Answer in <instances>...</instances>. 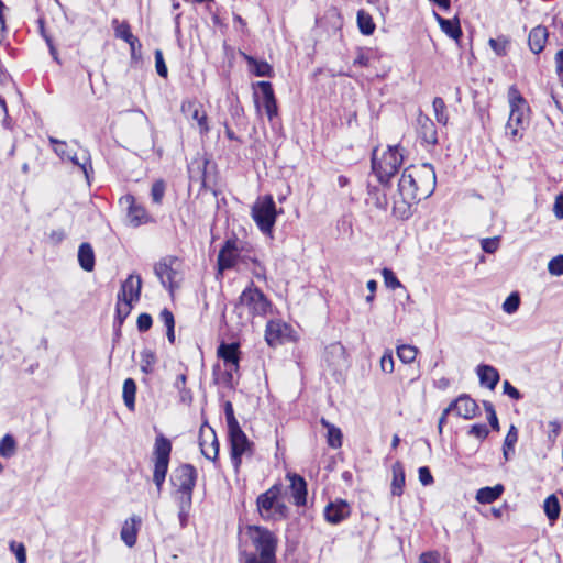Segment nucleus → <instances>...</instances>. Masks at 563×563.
I'll return each instance as SVG.
<instances>
[{
	"label": "nucleus",
	"mask_w": 563,
	"mask_h": 563,
	"mask_svg": "<svg viewBox=\"0 0 563 563\" xmlns=\"http://www.w3.org/2000/svg\"><path fill=\"white\" fill-rule=\"evenodd\" d=\"M553 212L558 219H563V195H558L553 206Z\"/></svg>",
	"instance_id": "nucleus-64"
},
{
	"label": "nucleus",
	"mask_w": 563,
	"mask_h": 563,
	"mask_svg": "<svg viewBox=\"0 0 563 563\" xmlns=\"http://www.w3.org/2000/svg\"><path fill=\"white\" fill-rule=\"evenodd\" d=\"M249 74L258 77L272 78L274 76V70L273 67L267 62L258 60L254 57L249 56Z\"/></svg>",
	"instance_id": "nucleus-30"
},
{
	"label": "nucleus",
	"mask_w": 563,
	"mask_h": 563,
	"mask_svg": "<svg viewBox=\"0 0 563 563\" xmlns=\"http://www.w3.org/2000/svg\"><path fill=\"white\" fill-rule=\"evenodd\" d=\"M357 25L362 34L371 35L375 31V23L372 16L364 10L357 12Z\"/></svg>",
	"instance_id": "nucleus-36"
},
{
	"label": "nucleus",
	"mask_w": 563,
	"mask_h": 563,
	"mask_svg": "<svg viewBox=\"0 0 563 563\" xmlns=\"http://www.w3.org/2000/svg\"><path fill=\"white\" fill-rule=\"evenodd\" d=\"M165 183L162 179L156 180L151 188V197L154 203L161 205L165 195Z\"/></svg>",
	"instance_id": "nucleus-43"
},
{
	"label": "nucleus",
	"mask_w": 563,
	"mask_h": 563,
	"mask_svg": "<svg viewBox=\"0 0 563 563\" xmlns=\"http://www.w3.org/2000/svg\"><path fill=\"white\" fill-rule=\"evenodd\" d=\"M520 306V296L517 291L511 292L503 302V310L507 314H514Z\"/></svg>",
	"instance_id": "nucleus-40"
},
{
	"label": "nucleus",
	"mask_w": 563,
	"mask_h": 563,
	"mask_svg": "<svg viewBox=\"0 0 563 563\" xmlns=\"http://www.w3.org/2000/svg\"><path fill=\"white\" fill-rule=\"evenodd\" d=\"M67 161H70L73 164L79 166L85 173L86 177H88V168H91V164L86 151H84L81 159L75 153L70 152L69 155H67Z\"/></svg>",
	"instance_id": "nucleus-42"
},
{
	"label": "nucleus",
	"mask_w": 563,
	"mask_h": 563,
	"mask_svg": "<svg viewBox=\"0 0 563 563\" xmlns=\"http://www.w3.org/2000/svg\"><path fill=\"white\" fill-rule=\"evenodd\" d=\"M508 101L510 113L506 124V135L511 141L517 142L522 139L523 131L528 126L529 107L515 86H511L508 90Z\"/></svg>",
	"instance_id": "nucleus-3"
},
{
	"label": "nucleus",
	"mask_w": 563,
	"mask_h": 563,
	"mask_svg": "<svg viewBox=\"0 0 563 563\" xmlns=\"http://www.w3.org/2000/svg\"><path fill=\"white\" fill-rule=\"evenodd\" d=\"M120 205L128 210V221L132 227H139L147 223L151 218L142 205L136 203L134 196L125 195L121 197Z\"/></svg>",
	"instance_id": "nucleus-12"
},
{
	"label": "nucleus",
	"mask_w": 563,
	"mask_h": 563,
	"mask_svg": "<svg viewBox=\"0 0 563 563\" xmlns=\"http://www.w3.org/2000/svg\"><path fill=\"white\" fill-rule=\"evenodd\" d=\"M250 269L256 279L265 280V268L257 261H252V267L249 266Z\"/></svg>",
	"instance_id": "nucleus-63"
},
{
	"label": "nucleus",
	"mask_w": 563,
	"mask_h": 563,
	"mask_svg": "<svg viewBox=\"0 0 563 563\" xmlns=\"http://www.w3.org/2000/svg\"><path fill=\"white\" fill-rule=\"evenodd\" d=\"M418 350L412 345H400L397 347V355L399 360L406 364L415 361Z\"/></svg>",
	"instance_id": "nucleus-39"
},
{
	"label": "nucleus",
	"mask_w": 563,
	"mask_h": 563,
	"mask_svg": "<svg viewBox=\"0 0 563 563\" xmlns=\"http://www.w3.org/2000/svg\"><path fill=\"white\" fill-rule=\"evenodd\" d=\"M249 537L258 555L276 556L277 538L267 528L249 526Z\"/></svg>",
	"instance_id": "nucleus-10"
},
{
	"label": "nucleus",
	"mask_w": 563,
	"mask_h": 563,
	"mask_svg": "<svg viewBox=\"0 0 563 563\" xmlns=\"http://www.w3.org/2000/svg\"><path fill=\"white\" fill-rule=\"evenodd\" d=\"M179 508L178 517L180 525L184 527L187 522L189 510L192 504V499H176Z\"/></svg>",
	"instance_id": "nucleus-45"
},
{
	"label": "nucleus",
	"mask_w": 563,
	"mask_h": 563,
	"mask_svg": "<svg viewBox=\"0 0 563 563\" xmlns=\"http://www.w3.org/2000/svg\"><path fill=\"white\" fill-rule=\"evenodd\" d=\"M277 210L272 196L258 198L252 207V218L260 231L273 238V228L276 222Z\"/></svg>",
	"instance_id": "nucleus-7"
},
{
	"label": "nucleus",
	"mask_w": 563,
	"mask_h": 563,
	"mask_svg": "<svg viewBox=\"0 0 563 563\" xmlns=\"http://www.w3.org/2000/svg\"><path fill=\"white\" fill-rule=\"evenodd\" d=\"M434 15L441 30L451 38L457 40L462 35V30L457 21L444 19L437 13H434Z\"/></svg>",
	"instance_id": "nucleus-33"
},
{
	"label": "nucleus",
	"mask_w": 563,
	"mask_h": 563,
	"mask_svg": "<svg viewBox=\"0 0 563 563\" xmlns=\"http://www.w3.org/2000/svg\"><path fill=\"white\" fill-rule=\"evenodd\" d=\"M141 523V518L135 515L131 516L123 522L120 537L129 548H132L136 543L137 532Z\"/></svg>",
	"instance_id": "nucleus-21"
},
{
	"label": "nucleus",
	"mask_w": 563,
	"mask_h": 563,
	"mask_svg": "<svg viewBox=\"0 0 563 563\" xmlns=\"http://www.w3.org/2000/svg\"><path fill=\"white\" fill-rule=\"evenodd\" d=\"M504 493V486L501 484H497L493 487H483L476 493V500L479 504H490L497 500L501 494Z\"/></svg>",
	"instance_id": "nucleus-27"
},
{
	"label": "nucleus",
	"mask_w": 563,
	"mask_h": 563,
	"mask_svg": "<svg viewBox=\"0 0 563 563\" xmlns=\"http://www.w3.org/2000/svg\"><path fill=\"white\" fill-rule=\"evenodd\" d=\"M435 187V173L430 164L404 169L396 189H388L393 200V212L397 218L408 219L411 207L428 198Z\"/></svg>",
	"instance_id": "nucleus-1"
},
{
	"label": "nucleus",
	"mask_w": 563,
	"mask_h": 563,
	"mask_svg": "<svg viewBox=\"0 0 563 563\" xmlns=\"http://www.w3.org/2000/svg\"><path fill=\"white\" fill-rule=\"evenodd\" d=\"M224 412L228 427L231 462L235 472H239L242 464V455L246 451V435L234 417L231 402L225 404Z\"/></svg>",
	"instance_id": "nucleus-5"
},
{
	"label": "nucleus",
	"mask_w": 563,
	"mask_h": 563,
	"mask_svg": "<svg viewBox=\"0 0 563 563\" xmlns=\"http://www.w3.org/2000/svg\"><path fill=\"white\" fill-rule=\"evenodd\" d=\"M154 271L162 285L169 290H173L175 277L177 275L176 271H174L166 261L158 262L155 265Z\"/></svg>",
	"instance_id": "nucleus-25"
},
{
	"label": "nucleus",
	"mask_w": 563,
	"mask_h": 563,
	"mask_svg": "<svg viewBox=\"0 0 563 563\" xmlns=\"http://www.w3.org/2000/svg\"><path fill=\"white\" fill-rule=\"evenodd\" d=\"M10 550L15 554L18 563H26V550L22 543L11 541Z\"/></svg>",
	"instance_id": "nucleus-55"
},
{
	"label": "nucleus",
	"mask_w": 563,
	"mask_h": 563,
	"mask_svg": "<svg viewBox=\"0 0 563 563\" xmlns=\"http://www.w3.org/2000/svg\"><path fill=\"white\" fill-rule=\"evenodd\" d=\"M132 307V302L118 299L115 312L120 324H122L124 319L130 314Z\"/></svg>",
	"instance_id": "nucleus-44"
},
{
	"label": "nucleus",
	"mask_w": 563,
	"mask_h": 563,
	"mask_svg": "<svg viewBox=\"0 0 563 563\" xmlns=\"http://www.w3.org/2000/svg\"><path fill=\"white\" fill-rule=\"evenodd\" d=\"M217 354L223 360L228 372H236L239 368L240 361V345L238 343H224L222 342L217 350Z\"/></svg>",
	"instance_id": "nucleus-15"
},
{
	"label": "nucleus",
	"mask_w": 563,
	"mask_h": 563,
	"mask_svg": "<svg viewBox=\"0 0 563 563\" xmlns=\"http://www.w3.org/2000/svg\"><path fill=\"white\" fill-rule=\"evenodd\" d=\"M253 100L258 113H265L269 120L277 115L276 98L269 81L252 84Z\"/></svg>",
	"instance_id": "nucleus-9"
},
{
	"label": "nucleus",
	"mask_w": 563,
	"mask_h": 563,
	"mask_svg": "<svg viewBox=\"0 0 563 563\" xmlns=\"http://www.w3.org/2000/svg\"><path fill=\"white\" fill-rule=\"evenodd\" d=\"M142 289V279L139 275L131 274L121 285L117 299L137 302Z\"/></svg>",
	"instance_id": "nucleus-13"
},
{
	"label": "nucleus",
	"mask_w": 563,
	"mask_h": 563,
	"mask_svg": "<svg viewBox=\"0 0 563 563\" xmlns=\"http://www.w3.org/2000/svg\"><path fill=\"white\" fill-rule=\"evenodd\" d=\"M504 394L508 395L510 398L515 400L521 399L522 395L520 391L514 387L508 380H505L503 384Z\"/></svg>",
	"instance_id": "nucleus-61"
},
{
	"label": "nucleus",
	"mask_w": 563,
	"mask_h": 563,
	"mask_svg": "<svg viewBox=\"0 0 563 563\" xmlns=\"http://www.w3.org/2000/svg\"><path fill=\"white\" fill-rule=\"evenodd\" d=\"M180 110L192 123H196L201 135L209 132L208 117L200 103L186 100L183 101Z\"/></svg>",
	"instance_id": "nucleus-11"
},
{
	"label": "nucleus",
	"mask_w": 563,
	"mask_h": 563,
	"mask_svg": "<svg viewBox=\"0 0 563 563\" xmlns=\"http://www.w3.org/2000/svg\"><path fill=\"white\" fill-rule=\"evenodd\" d=\"M433 111L438 123L446 125L449 115L446 113V106L442 98L435 97L432 102Z\"/></svg>",
	"instance_id": "nucleus-38"
},
{
	"label": "nucleus",
	"mask_w": 563,
	"mask_h": 563,
	"mask_svg": "<svg viewBox=\"0 0 563 563\" xmlns=\"http://www.w3.org/2000/svg\"><path fill=\"white\" fill-rule=\"evenodd\" d=\"M393 481H391V494L394 496H400L404 492L405 486V470L400 462H396L391 466Z\"/></svg>",
	"instance_id": "nucleus-29"
},
{
	"label": "nucleus",
	"mask_w": 563,
	"mask_h": 563,
	"mask_svg": "<svg viewBox=\"0 0 563 563\" xmlns=\"http://www.w3.org/2000/svg\"><path fill=\"white\" fill-rule=\"evenodd\" d=\"M382 275H383L384 283H385L386 287L391 288V289H397V288L402 287L401 283L399 282V279L396 277V275L394 274V272L391 269L383 268Z\"/></svg>",
	"instance_id": "nucleus-46"
},
{
	"label": "nucleus",
	"mask_w": 563,
	"mask_h": 563,
	"mask_svg": "<svg viewBox=\"0 0 563 563\" xmlns=\"http://www.w3.org/2000/svg\"><path fill=\"white\" fill-rule=\"evenodd\" d=\"M508 44L509 42L505 37L489 40V46L498 56L506 55Z\"/></svg>",
	"instance_id": "nucleus-47"
},
{
	"label": "nucleus",
	"mask_w": 563,
	"mask_h": 563,
	"mask_svg": "<svg viewBox=\"0 0 563 563\" xmlns=\"http://www.w3.org/2000/svg\"><path fill=\"white\" fill-rule=\"evenodd\" d=\"M440 553L437 551L423 552L420 555V563H440Z\"/></svg>",
	"instance_id": "nucleus-62"
},
{
	"label": "nucleus",
	"mask_w": 563,
	"mask_h": 563,
	"mask_svg": "<svg viewBox=\"0 0 563 563\" xmlns=\"http://www.w3.org/2000/svg\"><path fill=\"white\" fill-rule=\"evenodd\" d=\"M321 424L327 428V439L329 446L339 449L342 446V432L339 428L330 423L327 419H321Z\"/></svg>",
	"instance_id": "nucleus-34"
},
{
	"label": "nucleus",
	"mask_w": 563,
	"mask_h": 563,
	"mask_svg": "<svg viewBox=\"0 0 563 563\" xmlns=\"http://www.w3.org/2000/svg\"><path fill=\"white\" fill-rule=\"evenodd\" d=\"M141 371L145 374H150L153 371L155 364V354L151 350H144L141 352Z\"/></svg>",
	"instance_id": "nucleus-41"
},
{
	"label": "nucleus",
	"mask_w": 563,
	"mask_h": 563,
	"mask_svg": "<svg viewBox=\"0 0 563 563\" xmlns=\"http://www.w3.org/2000/svg\"><path fill=\"white\" fill-rule=\"evenodd\" d=\"M170 453H172V442L167 438H165L163 434L157 435L155 439L154 450H153V463H154L153 482H154L158 493L162 492L163 484L166 479Z\"/></svg>",
	"instance_id": "nucleus-6"
},
{
	"label": "nucleus",
	"mask_w": 563,
	"mask_h": 563,
	"mask_svg": "<svg viewBox=\"0 0 563 563\" xmlns=\"http://www.w3.org/2000/svg\"><path fill=\"white\" fill-rule=\"evenodd\" d=\"M418 474L419 481L423 486L431 485L434 482L433 476L427 466L419 467Z\"/></svg>",
	"instance_id": "nucleus-58"
},
{
	"label": "nucleus",
	"mask_w": 563,
	"mask_h": 563,
	"mask_svg": "<svg viewBox=\"0 0 563 563\" xmlns=\"http://www.w3.org/2000/svg\"><path fill=\"white\" fill-rule=\"evenodd\" d=\"M468 433L476 437L479 440H484L487 438L489 431L486 424H474L470 429Z\"/></svg>",
	"instance_id": "nucleus-59"
},
{
	"label": "nucleus",
	"mask_w": 563,
	"mask_h": 563,
	"mask_svg": "<svg viewBox=\"0 0 563 563\" xmlns=\"http://www.w3.org/2000/svg\"><path fill=\"white\" fill-rule=\"evenodd\" d=\"M48 141L52 145H54V152L56 155H58L62 159H67V155H69V151L67 150V143L64 141H59L53 136L48 137Z\"/></svg>",
	"instance_id": "nucleus-48"
},
{
	"label": "nucleus",
	"mask_w": 563,
	"mask_h": 563,
	"mask_svg": "<svg viewBox=\"0 0 563 563\" xmlns=\"http://www.w3.org/2000/svg\"><path fill=\"white\" fill-rule=\"evenodd\" d=\"M499 236L486 238L481 241V246L484 252L493 254L499 247Z\"/></svg>",
	"instance_id": "nucleus-54"
},
{
	"label": "nucleus",
	"mask_w": 563,
	"mask_h": 563,
	"mask_svg": "<svg viewBox=\"0 0 563 563\" xmlns=\"http://www.w3.org/2000/svg\"><path fill=\"white\" fill-rule=\"evenodd\" d=\"M483 405H484L485 411L487 413V420H488L490 427L494 430L498 431L499 430V422H498V418H497V415H496V411H495V408H494L493 404L489 402V401H484Z\"/></svg>",
	"instance_id": "nucleus-52"
},
{
	"label": "nucleus",
	"mask_w": 563,
	"mask_h": 563,
	"mask_svg": "<svg viewBox=\"0 0 563 563\" xmlns=\"http://www.w3.org/2000/svg\"><path fill=\"white\" fill-rule=\"evenodd\" d=\"M16 443L12 435L5 434L0 441V455L9 459L15 454Z\"/></svg>",
	"instance_id": "nucleus-37"
},
{
	"label": "nucleus",
	"mask_w": 563,
	"mask_h": 563,
	"mask_svg": "<svg viewBox=\"0 0 563 563\" xmlns=\"http://www.w3.org/2000/svg\"><path fill=\"white\" fill-rule=\"evenodd\" d=\"M199 445L205 457L216 460L219 453V442L216 432L210 427H201Z\"/></svg>",
	"instance_id": "nucleus-16"
},
{
	"label": "nucleus",
	"mask_w": 563,
	"mask_h": 563,
	"mask_svg": "<svg viewBox=\"0 0 563 563\" xmlns=\"http://www.w3.org/2000/svg\"><path fill=\"white\" fill-rule=\"evenodd\" d=\"M476 373L479 378V383L482 386L489 388L490 390L495 389L496 385L499 382V373L498 371L490 365H478L476 368Z\"/></svg>",
	"instance_id": "nucleus-24"
},
{
	"label": "nucleus",
	"mask_w": 563,
	"mask_h": 563,
	"mask_svg": "<svg viewBox=\"0 0 563 563\" xmlns=\"http://www.w3.org/2000/svg\"><path fill=\"white\" fill-rule=\"evenodd\" d=\"M290 335V328L280 321H269L266 324L265 340L268 345L276 346L284 343Z\"/></svg>",
	"instance_id": "nucleus-14"
},
{
	"label": "nucleus",
	"mask_w": 563,
	"mask_h": 563,
	"mask_svg": "<svg viewBox=\"0 0 563 563\" xmlns=\"http://www.w3.org/2000/svg\"><path fill=\"white\" fill-rule=\"evenodd\" d=\"M387 195H388L387 192H385V191L380 192L378 189L369 192V196H371V199L373 200L374 206L378 209L387 208V206H388Z\"/></svg>",
	"instance_id": "nucleus-49"
},
{
	"label": "nucleus",
	"mask_w": 563,
	"mask_h": 563,
	"mask_svg": "<svg viewBox=\"0 0 563 563\" xmlns=\"http://www.w3.org/2000/svg\"><path fill=\"white\" fill-rule=\"evenodd\" d=\"M78 262L86 272H91L95 267V252L89 243H82L78 250Z\"/></svg>",
	"instance_id": "nucleus-28"
},
{
	"label": "nucleus",
	"mask_w": 563,
	"mask_h": 563,
	"mask_svg": "<svg viewBox=\"0 0 563 563\" xmlns=\"http://www.w3.org/2000/svg\"><path fill=\"white\" fill-rule=\"evenodd\" d=\"M350 516V506L345 500L339 499L330 503L324 509L325 520L336 525Z\"/></svg>",
	"instance_id": "nucleus-20"
},
{
	"label": "nucleus",
	"mask_w": 563,
	"mask_h": 563,
	"mask_svg": "<svg viewBox=\"0 0 563 563\" xmlns=\"http://www.w3.org/2000/svg\"><path fill=\"white\" fill-rule=\"evenodd\" d=\"M548 271L553 276L563 275V255H558V256L553 257L548 263Z\"/></svg>",
	"instance_id": "nucleus-50"
},
{
	"label": "nucleus",
	"mask_w": 563,
	"mask_h": 563,
	"mask_svg": "<svg viewBox=\"0 0 563 563\" xmlns=\"http://www.w3.org/2000/svg\"><path fill=\"white\" fill-rule=\"evenodd\" d=\"M236 247L234 242L228 241L219 253L218 266L220 271L229 269L235 265Z\"/></svg>",
	"instance_id": "nucleus-26"
},
{
	"label": "nucleus",
	"mask_w": 563,
	"mask_h": 563,
	"mask_svg": "<svg viewBox=\"0 0 563 563\" xmlns=\"http://www.w3.org/2000/svg\"><path fill=\"white\" fill-rule=\"evenodd\" d=\"M418 122V132L424 142L429 144H435L438 142L437 130L433 121L420 113L417 119Z\"/></svg>",
	"instance_id": "nucleus-22"
},
{
	"label": "nucleus",
	"mask_w": 563,
	"mask_h": 563,
	"mask_svg": "<svg viewBox=\"0 0 563 563\" xmlns=\"http://www.w3.org/2000/svg\"><path fill=\"white\" fill-rule=\"evenodd\" d=\"M159 320L164 323L167 329L175 328L174 314L167 308H164L159 313Z\"/></svg>",
	"instance_id": "nucleus-60"
},
{
	"label": "nucleus",
	"mask_w": 563,
	"mask_h": 563,
	"mask_svg": "<svg viewBox=\"0 0 563 563\" xmlns=\"http://www.w3.org/2000/svg\"><path fill=\"white\" fill-rule=\"evenodd\" d=\"M155 68H156L157 74L161 77H163V78L167 77L168 69H167V66L165 64V60H164V57H163V53H162L161 49H156L155 51Z\"/></svg>",
	"instance_id": "nucleus-53"
},
{
	"label": "nucleus",
	"mask_w": 563,
	"mask_h": 563,
	"mask_svg": "<svg viewBox=\"0 0 563 563\" xmlns=\"http://www.w3.org/2000/svg\"><path fill=\"white\" fill-rule=\"evenodd\" d=\"M197 471L190 464L176 467L170 475L172 486L175 488V499H192L196 486Z\"/></svg>",
	"instance_id": "nucleus-8"
},
{
	"label": "nucleus",
	"mask_w": 563,
	"mask_h": 563,
	"mask_svg": "<svg viewBox=\"0 0 563 563\" xmlns=\"http://www.w3.org/2000/svg\"><path fill=\"white\" fill-rule=\"evenodd\" d=\"M137 329L140 332H145L151 329L153 320L148 313H141L137 317Z\"/></svg>",
	"instance_id": "nucleus-57"
},
{
	"label": "nucleus",
	"mask_w": 563,
	"mask_h": 563,
	"mask_svg": "<svg viewBox=\"0 0 563 563\" xmlns=\"http://www.w3.org/2000/svg\"><path fill=\"white\" fill-rule=\"evenodd\" d=\"M404 155L400 147L388 146L380 155L375 148L372 155V169L378 181L386 188L391 189V180L399 166L402 164Z\"/></svg>",
	"instance_id": "nucleus-2"
},
{
	"label": "nucleus",
	"mask_w": 563,
	"mask_h": 563,
	"mask_svg": "<svg viewBox=\"0 0 563 563\" xmlns=\"http://www.w3.org/2000/svg\"><path fill=\"white\" fill-rule=\"evenodd\" d=\"M518 441V430L511 424L503 444V455L505 461H509L515 453V445Z\"/></svg>",
	"instance_id": "nucleus-31"
},
{
	"label": "nucleus",
	"mask_w": 563,
	"mask_h": 563,
	"mask_svg": "<svg viewBox=\"0 0 563 563\" xmlns=\"http://www.w3.org/2000/svg\"><path fill=\"white\" fill-rule=\"evenodd\" d=\"M549 33L547 27L544 26H536L533 27L528 36L529 48L532 53L539 54L543 51Z\"/></svg>",
	"instance_id": "nucleus-23"
},
{
	"label": "nucleus",
	"mask_w": 563,
	"mask_h": 563,
	"mask_svg": "<svg viewBox=\"0 0 563 563\" xmlns=\"http://www.w3.org/2000/svg\"><path fill=\"white\" fill-rule=\"evenodd\" d=\"M449 407L451 411L454 410L459 417L467 420L474 418L478 410L476 401L467 395H461Z\"/></svg>",
	"instance_id": "nucleus-19"
},
{
	"label": "nucleus",
	"mask_w": 563,
	"mask_h": 563,
	"mask_svg": "<svg viewBox=\"0 0 563 563\" xmlns=\"http://www.w3.org/2000/svg\"><path fill=\"white\" fill-rule=\"evenodd\" d=\"M543 509L551 523L559 518L561 508L555 495H550L545 498Z\"/></svg>",
	"instance_id": "nucleus-35"
},
{
	"label": "nucleus",
	"mask_w": 563,
	"mask_h": 563,
	"mask_svg": "<svg viewBox=\"0 0 563 563\" xmlns=\"http://www.w3.org/2000/svg\"><path fill=\"white\" fill-rule=\"evenodd\" d=\"M135 394H136V384L134 379L126 378L123 383L122 388V398L126 408L131 411L135 409Z\"/></svg>",
	"instance_id": "nucleus-32"
},
{
	"label": "nucleus",
	"mask_w": 563,
	"mask_h": 563,
	"mask_svg": "<svg viewBox=\"0 0 563 563\" xmlns=\"http://www.w3.org/2000/svg\"><path fill=\"white\" fill-rule=\"evenodd\" d=\"M114 23H117V26L114 29L117 37L122 38L125 42L134 41V35L132 34L129 24L118 23V21H114Z\"/></svg>",
	"instance_id": "nucleus-51"
},
{
	"label": "nucleus",
	"mask_w": 563,
	"mask_h": 563,
	"mask_svg": "<svg viewBox=\"0 0 563 563\" xmlns=\"http://www.w3.org/2000/svg\"><path fill=\"white\" fill-rule=\"evenodd\" d=\"M272 311V305L258 288L249 286V312L266 316Z\"/></svg>",
	"instance_id": "nucleus-17"
},
{
	"label": "nucleus",
	"mask_w": 563,
	"mask_h": 563,
	"mask_svg": "<svg viewBox=\"0 0 563 563\" xmlns=\"http://www.w3.org/2000/svg\"><path fill=\"white\" fill-rule=\"evenodd\" d=\"M282 492L283 485L277 483L257 497L256 507L262 519L277 521L288 517L289 509L280 500Z\"/></svg>",
	"instance_id": "nucleus-4"
},
{
	"label": "nucleus",
	"mask_w": 563,
	"mask_h": 563,
	"mask_svg": "<svg viewBox=\"0 0 563 563\" xmlns=\"http://www.w3.org/2000/svg\"><path fill=\"white\" fill-rule=\"evenodd\" d=\"M380 369L384 373L391 374L394 372V357L390 351H386L380 358Z\"/></svg>",
	"instance_id": "nucleus-56"
},
{
	"label": "nucleus",
	"mask_w": 563,
	"mask_h": 563,
	"mask_svg": "<svg viewBox=\"0 0 563 563\" xmlns=\"http://www.w3.org/2000/svg\"><path fill=\"white\" fill-rule=\"evenodd\" d=\"M286 478L290 482L289 489L294 504L298 507L307 504V483L305 478L298 474L288 473Z\"/></svg>",
	"instance_id": "nucleus-18"
}]
</instances>
